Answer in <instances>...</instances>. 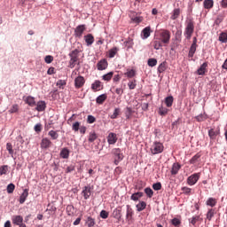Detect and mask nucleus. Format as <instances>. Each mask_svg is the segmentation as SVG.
I'll return each instance as SVG.
<instances>
[{
  "label": "nucleus",
  "mask_w": 227,
  "mask_h": 227,
  "mask_svg": "<svg viewBox=\"0 0 227 227\" xmlns=\"http://www.w3.org/2000/svg\"><path fill=\"white\" fill-rule=\"evenodd\" d=\"M136 86H137V81L131 80L128 82V87L129 90H136Z\"/></svg>",
  "instance_id": "43"
},
{
  "label": "nucleus",
  "mask_w": 227,
  "mask_h": 227,
  "mask_svg": "<svg viewBox=\"0 0 227 227\" xmlns=\"http://www.w3.org/2000/svg\"><path fill=\"white\" fill-rule=\"evenodd\" d=\"M181 191H182L183 194H185L186 196H191V194H192V189H191L187 186L182 187Z\"/></svg>",
  "instance_id": "36"
},
{
  "label": "nucleus",
  "mask_w": 227,
  "mask_h": 227,
  "mask_svg": "<svg viewBox=\"0 0 227 227\" xmlns=\"http://www.w3.org/2000/svg\"><path fill=\"white\" fill-rule=\"evenodd\" d=\"M24 101L26 102V104L30 106V107H35V106H36V101H35V98L31 96H27V98H25Z\"/></svg>",
  "instance_id": "20"
},
{
  "label": "nucleus",
  "mask_w": 227,
  "mask_h": 227,
  "mask_svg": "<svg viewBox=\"0 0 227 227\" xmlns=\"http://www.w3.org/2000/svg\"><path fill=\"white\" fill-rule=\"evenodd\" d=\"M83 38L88 47H90V45H93V43L95 42V37L93 36V35L88 34L84 35Z\"/></svg>",
  "instance_id": "16"
},
{
  "label": "nucleus",
  "mask_w": 227,
  "mask_h": 227,
  "mask_svg": "<svg viewBox=\"0 0 227 227\" xmlns=\"http://www.w3.org/2000/svg\"><path fill=\"white\" fill-rule=\"evenodd\" d=\"M35 106H36L35 109L39 113H42V111H43L47 107L45 101H39V102H37V104H35Z\"/></svg>",
  "instance_id": "21"
},
{
  "label": "nucleus",
  "mask_w": 227,
  "mask_h": 227,
  "mask_svg": "<svg viewBox=\"0 0 227 227\" xmlns=\"http://www.w3.org/2000/svg\"><path fill=\"white\" fill-rule=\"evenodd\" d=\"M79 50L75 49L69 53V68H74L75 65H77V61H79Z\"/></svg>",
  "instance_id": "3"
},
{
  "label": "nucleus",
  "mask_w": 227,
  "mask_h": 227,
  "mask_svg": "<svg viewBox=\"0 0 227 227\" xmlns=\"http://www.w3.org/2000/svg\"><path fill=\"white\" fill-rule=\"evenodd\" d=\"M51 145L52 142L47 137L43 138L41 141V148L43 150H47V148H51Z\"/></svg>",
  "instance_id": "13"
},
{
  "label": "nucleus",
  "mask_w": 227,
  "mask_h": 227,
  "mask_svg": "<svg viewBox=\"0 0 227 227\" xmlns=\"http://www.w3.org/2000/svg\"><path fill=\"white\" fill-rule=\"evenodd\" d=\"M113 75H114V72H109L106 74H104L102 76L103 81H111V79H113Z\"/></svg>",
  "instance_id": "44"
},
{
  "label": "nucleus",
  "mask_w": 227,
  "mask_h": 227,
  "mask_svg": "<svg viewBox=\"0 0 227 227\" xmlns=\"http://www.w3.org/2000/svg\"><path fill=\"white\" fill-rule=\"evenodd\" d=\"M107 143L108 145H116V142L118 141V135L116 133H109L107 137Z\"/></svg>",
  "instance_id": "10"
},
{
  "label": "nucleus",
  "mask_w": 227,
  "mask_h": 227,
  "mask_svg": "<svg viewBox=\"0 0 227 227\" xmlns=\"http://www.w3.org/2000/svg\"><path fill=\"white\" fill-rule=\"evenodd\" d=\"M86 31V25H79L74 29V36L76 38H82V34Z\"/></svg>",
  "instance_id": "8"
},
{
  "label": "nucleus",
  "mask_w": 227,
  "mask_h": 227,
  "mask_svg": "<svg viewBox=\"0 0 227 227\" xmlns=\"http://www.w3.org/2000/svg\"><path fill=\"white\" fill-rule=\"evenodd\" d=\"M57 86H59V88H63V86H67V82L65 80H59L57 82Z\"/></svg>",
  "instance_id": "64"
},
{
  "label": "nucleus",
  "mask_w": 227,
  "mask_h": 227,
  "mask_svg": "<svg viewBox=\"0 0 227 227\" xmlns=\"http://www.w3.org/2000/svg\"><path fill=\"white\" fill-rule=\"evenodd\" d=\"M200 176H201L200 173H195L190 176L187 178L188 185H196V184L198 183V180H200Z\"/></svg>",
  "instance_id": "6"
},
{
  "label": "nucleus",
  "mask_w": 227,
  "mask_h": 227,
  "mask_svg": "<svg viewBox=\"0 0 227 227\" xmlns=\"http://www.w3.org/2000/svg\"><path fill=\"white\" fill-rule=\"evenodd\" d=\"M91 90H93V91H100L101 90H104V85L102 84V82H100L99 80H96L91 84Z\"/></svg>",
  "instance_id": "11"
},
{
  "label": "nucleus",
  "mask_w": 227,
  "mask_h": 227,
  "mask_svg": "<svg viewBox=\"0 0 227 227\" xmlns=\"http://www.w3.org/2000/svg\"><path fill=\"white\" fill-rule=\"evenodd\" d=\"M48 136L51 137V139L56 140L58 137H59V135L58 134V131L55 130H50L48 133Z\"/></svg>",
  "instance_id": "41"
},
{
  "label": "nucleus",
  "mask_w": 227,
  "mask_h": 227,
  "mask_svg": "<svg viewBox=\"0 0 227 227\" xmlns=\"http://www.w3.org/2000/svg\"><path fill=\"white\" fill-rule=\"evenodd\" d=\"M19 111V105H13L11 109L9 110V112L11 114H13V113H17Z\"/></svg>",
  "instance_id": "63"
},
{
  "label": "nucleus",
  "mask_w": 227,
  "mask_h": 227,
  "mask_svg": "<svg viewBox=\"0 0 227 227\" xmlns=\"http://www.w3.org/2000/svg\"><path fill=\"white\" fill-rule=\"evenodd\" d=\"M148 67H156L157 66V60L156 59H149L147 61Z\"/></svg>",
  "instance_id": "55"
},
{
  "label": "nucleus",
  "mask_w": 227,
  "mask_h": 227,
  "mask_svg": "<svg viewBox=\"0 0 227 227\" xmlns=\"http://www.w3.org/2000/svg\"><path fill=\"white\" fill-rule=\"evenodd\" d=\"M8 173V165L0 167V176L6 175Z\"/></svg>",
  "instance_id": "51"
},
{
  "label": "nucleus",
  "mask_w": 227,
  "mask_h": 227,
  "mask_svg": "<svg viewBox=\"0 0 227 227\" xmlns=\"http://www.w3.org/2000/svg\"><path fill=\"white\" fill-rule=\"evenodd\" d=\"M124 44L127 49H132V46L134 45V40H132V38H128Z\"/></svg>",
  "instance_id": "42"
},
{
  "label": "nucleus",
  "mask_w": 227,
  "mask_h": 227,
  "mask_svg": "<svg viewBox=\"0 0 227 227\" xmlns=\"http://www.w3.org/2000/svg\"><path fill=\"white\" fill-rule=\"evenodd\" d=\"M208 136L210 139L214 140L219 136V130H215L214 129H211L208 130Z\"/></svg>",
  "instance_id": "25"
},
{
  "label": "nucleus",
  "mask_w": 227,
  "mask_h": 227,
  "mask_svg": "<svg viewBox=\"0 0 227 227\" xmlns=\"http://www.w3.org/2000/svg\"><path fill=\"white\" fill-rule=\"evenodd\" d=\"M152 34V28L150 27H146L142 30V38L146 40Z\"/></svg>",
  "instance_id": "18"
},
{
  "label": "nucleus",
  "mask_w": 227,
  "mask_h": 227,
  "mask_svg": "<svg viewBox=\"0 0 227 227\" xmlns=\"http://www.w3.org/2000/svg\"><path fill=\"white\" fill-rule=\"evenodd\" d=\"M162 152H164V145L160 142H153L151 146V153L157 155V153H162Z\"/></svg>",
  "instance_id": "4"
},
{
  "label": "nucleus",
  "mask_w": 227,
  "mask_h": 227,
  "mask_svg": "<svg viewBox=\"0 0 227 227\" xmlns=\"http://www.w3.org/2000/svg\"><path fill=\"white\" fill-rule=\"evenodd\" d=\"M180 168H182V166H180L179 163H174L171 168V175H178V171H180Z\"/></svg>",
  "instance_id": "26"
},
{
  "label": "nucleus",
  "mask_w": 227,
  "mask_h": 227,
  "mask_svg": "<svg viewBox=\"0 0 227 227\" xmlns=\"http://www.w3.org/2000/svg\"><path fill=\"white\" fill-rule=\"evenodd\" d=\"M175 38L177 42H182V31L177 30L175 35Z\"/></svg>",
  "instance_id": "57"
},
{
  "label": "nucleus",
  "mask_w": 227,
  "mask_h": 227,
  "mask_svg": "<svg viewBox=\"0 0 227 227\" xmlns=\"http://www.w3.org/2000/svg\"><path fill=\"white\" fill-rule=\"evenodd\" d=\"M85 82L86 80L82 75H79L74 79V88H76V90H79L82 88V86H84Z\"/></svg>",
  "instance_id": "9"
},
{
  "label": "nucleus",
  "mask_w": 227,
  "mask_h": 227,
  "mask_svg": "<svg viewBox=\"0 0 227 227\" xmlns=\"http://www.w3.org/2000/svg\"><path fill=\"white\" fill-rule=\"evenodd\" d=\"M99 215L101 219H107V217H109V212L102 210Z\"/></svg>",
  "instance_id": "58"
},
{
  "label": "nucleus",
  "mask_w": 227,
  "mask_h": 227,
  "mask_svg": "<svg viewBox=\"0 0 227 227\" xmlns=\"http://www.w3.org/2000/svg\"><path fill=\"white\" fill-rule=\"evenodd\" d=\"M126 208V221L132 223L134 221V209L131 208L130 205H127Z\"/></svg>",
  "instance_id": "7"
},
{
  "label": "nucleus",
  "mask_w": 227,
  "mask_h": 227,
  "mask_svg": "<svg viewBox=\"0 0 227 227\" xmlns=\"http://www.w3.org/2000/svg\"><path fill=\"white\" fill-rule=\"evenodd\" d=\"M13 191H15V184H10L7 185V192L8 194H13Z\"/></svg>",
  "instance_id": "54"
},
{
  "label": "nucleus",
  "mask_w": 227,
  "mask_h": 227,
  "mask_svg": "<svg viewBox=\"0 0 227 227\" xmlns=\"http://www.w3.org/2000/svg\"><path fill=\"white\" fill-rule=\"evenodd\" d=\"M27 196H29V192L27 191V189H25L23 193L20 197V205L25 203L26 200L27 199Z\"/></svg>",
  "instance_id": "23"
},
{
  "label": "nucleus",
  "mask_w": 227,
  "mask_h": 227,
  "mask_svg": "<svg viewBox=\"0 0 227 227\" xmlns=\"http://www.w3.org/2000/svg\"><path fill=\"white\" fill-rule=\"evenodd\" d=\"M107 100V94H101L96 98L97 104L102 105Z\"/></svg>",
  "instance_id": "24"
},
{
  "label": "nucleus",
  "mask_w": 227,
  "mask_h": 227,
  "mask_svg": "<svg viewBox=\"0 0 227 227\" xmlns=\"http://www.w3.org/2000/svg\"><path fill=\"white\" fill-rule=\"evenodd\" d=\"M180 8L174 9L170 16L171 20H176L180 17Z\"/></svg>",
  "instance_id": "22"
},
{
  "label": "nucleus",
  "mask_w": 227,
  "mask_h": 227,
  "mask_svg": "<svg viewBox=\"0 0 227 227\" xmlns=\"http://www.w3.org/2000/svg\"><path fill=\"white\" fill-rule=\"evenodd\" d=\"M108 65L109 64L107 63V60L106 59H103L98 62L97 68H98V70H100V71L106 70V68H107Z\"/></svg>",
  "instance_id": "14"
},
{
  "label": "nucleus",
  "mask_w": 227,
  "mask_h": 227,
  "mask_svg": "<svg viewBox=\"0 0 227 227\" xmlns=\"http://www.w3.org/2000/svg\"><path fill=\"white\" fill-rule=\"evenodd\" d=\"M80 129H81V122L79 121L74 122L72 126V130H74V132H79Z\"/></svg>",
  "instance_id": "52"
},
{
  "label": "nucleus",
  "mask_w": 227,
  "mask_h": 227,
  "mask_svg": "<svg viewBox=\"0 0 227 227\" xmlns=\"http://www.w3.org/2000/svg\"><path fill=\"white\" fill-rule=\"evenodd\" d=\"M120 116V108H115L114 114L110 115L111 120H116Z\"/></svg>",
  "instance_id": "48"
},
{
  "label": "nucleus",
  "mask_w": 227,
  "mask_h": 227,
  "mask_svg": "<svg viewBox=\"0 0 227 227\" xmlns=\"http://www.w3.org/2000/svg\"><path fill=\"white\" fill-rule=\"evenodd\" d=\"M200 219H201L200 215H195L189 219V223L190 224H192V226H195Z\"/></svg>",
  "instance_id": "40"
},
{
  "label": "nucleus",
  "mask_w": 227,
  "mask_h": 227,
  "mask_svg": "<svg viewBox=\"0 0 227 227\" xmlns=\"http://www.w3.org/2000/svg\"><path fill=\"white\" fill-rule=\"evenodd\" d=\"M146 184H145V182H143V181H138L137 182V185H136V189L137 190V191H143V189H145V186Z\"/></svg>",
  "instance_id": "47"
},
{
  "label": "nucleus",
  "mask_w": 227,
  "mask_h": 227,
  "mask_svg": "<svg viewBox=\"0 0 227 227\" xmlns=\"http://www.w3.org/2000/svg\"><path fill=\"white\" fill-rule=\"evenodd\" d=\"M140 198H143V192H137L131 195L130 200H132V201H139Z\"/></svg>",
  "instance_id": "29"
},
{
  "label": "nucleus",
  "mask_w": 227,
  "mask_h": 227,
  "mask_svg": "<svg viewBox=\"0 0 227 227\" xmlns=\"http://www.w3.org/2000/svg\"><path fill=\"white\" fill-rule=\"evenodd\" d=\"M219 42L222 43H227V32H222L218 37Z\"/></svg>",
  "instance_id": "34"
},
{
  "label": "nucleus",
  "mask_w": 227,
  "mask_h": 227,
  "mask_svg": "<svg viewBox=\"0 0 227 227\" xmlns=\"http://www.w3.org/2000/svg\"><path fill=\"white\" fill-rule=\"evenodd\" d=\"M215 214V211L214 209H209L207 213V219H208L209 221H212V217H214Z\"/></svg>",
  "instance_id": "53"
},
{
  "label": "nucleus",
  "mask_w": 227,
  "mask_h": 227,
  "mask_svg": "<svg viewBox=\"0 0 227 227\" xmlns=\"http://www.w3.org/2000/svg\"><path fill=\"white\" fill-rule=\"evenodd\" d=\"M125 75H127L129 79H132V77L136 76V71L134 69L128 70L125 73Z\"/></svg>",
  "instance_id": "45"
},
{
  "label": "nucleus",
  "mask_w": 227,
  "mask_h": 227,
  "mask_svg": "<svg viewBox=\"0 0 227 227\" xmlns=\"http://www.w3.org/2000/svg\"><path fill=\"white\" fill-rule=\"evenodd\" d=\"M203 4L206 10H210L214 8V0H204Z\"/></svg>",
  "instance_id": "28"
},
{
  "label": "nucleus",
  "mask_w": 227,
  "mask_h": 227,
  "mask_svg": "<svg viewBox=\"0 0 227 227\" xmlns=\"http://www.w3.org/2000/svg\"><path fill=\"white\" fill-rule=\"evenodd\" d=\"M192 33H194V21L192 20H188L186 21V27L184 29L186 40H191Z\"/></svg>",
  "instance_id": "2"
},
{
  "label": "nucleus",
  "mask_w": 227,
  "mask_h": 227,
  "mask_svg": "<svg viewBox=\"0 0 227 227\" xmlns=\"http://www.w3.org/2000/svg\"><path fill=\"white\" fill-rule=\"evenodd\" d=\"M82 194L84 200H90V196H91V187L84 186L82 189Z\"/></svg>",
  "instance_id": "15"
},
{
  "label": "nucleus",
  "mask_w": 227,
  "mask_h": 227,
  "mask_svg": "<svg viewBox=\"0 0 227 227\" xmlns=\"http://www.w3.org/2000/svg\"><path fill=\"white\" fill-rule=\"evenodd\" d=\"M97 119L93 115H88L87 117V123H95Z\"/></svg>",
  "instance_id": "61"
},
{
  "label": "nucleus",
  "mask_w": 227,
  "mask_h": 227,
  "mask_svg": "<svg viewBox=\"0 0 227 227\" xmlns=\"http://www.w3.org/2000/svg\"><path fill=\"white\" fill-rule=\"evenodd\" d=\"M118 51H120V49H118V47H114V48L110 49L108 51V58H114V56H116L118 54Z\"/></svg>",
  "instance_id": "31"
},
{
  "label": "nucleus",
  "mask_w": 227,
  "mask_h": 227,
  "mask_svg": "<svg viewBox=\"0 0 227 227\" xmlns=\"http://www.w3.org/2000/svg\"><path fill=\"white\" fill-rule=\"evenodd\" d=\"M198 48V45L192 44L190 47V51L188 53L189 58H194V54H196V49Z\"/></svg>",
  "instance_id": "32"
},
{
  "label": "nucleus",
  "mask_w": 227,
  "mask_h": 227,
  "mask_svg": "<svg viewBox=\"0 0 227 227\" xmlns=\"http://www.w3.org/2000/svg\"><path fill=\"white\" fill-rule=\"evenodd\" d=\"M145 208H146V202H145V201H140V202L137 205V212H143V210H145Z\"/></svg>",
  "instance_id": "35"
},
{
  "label": "nucleus",
  "mask_w": 227,
  "mask_h": 227,
  "mask_svg": "<svg viewBox=\"0 0 227 227\" xmlns=\"http://www.w3.org/2000/svg\"><path fill=\"white\" fill-rule=\"evenodd\" d=\"M201 158V154L200 153H196L191 160L190 164H196L200 162V159Z\"/></svg>",
  "instance_id": "33"
},
{
  "label": "nucleus",
  "mask_w": 227,
  "mask_h": 227,
  "mask_svg": "<svg viewBox=\"0 0 227 227\" xmlns=\"http://www.w3.org/2000/svg\"><path fill=\"white\" fill-rule=\"evenodd\" d=\"M170 40L171 32H169V30L163 29L156 35V37L153 41V47L155 51H159L162 45H168Z\"/></svg>",
  "instance_id": "1"
},
{
  "label": "nucleus",
  "mask_w": 227,
  "mask_h": 227,
  "mask_svg": "<svg viewBox=\"0 0 227 227\" xmlns=\"http://www.w3.org/2000/svg\"><path fill=\"white\" fill-rule=\"evenodd\" d=\"M6 150L9 152L10 155H13V146L12 145V143L6 144Z\"/></svg>",
  "instance_id": "60"
},
{
  "label": "nucleus",
  "mask_w": 227,
  "mask_h": 227,
  "mask_svg": "<svg viewBox=\"0 0 227 227\" xmlns=\"http://www.w3.org/2000/svg\"><path fill=\"white\" fill-rule=\"evenodd\" d=\"M206 205H207V207H215V205H217V200L214 198H209L207 200Z\"/></svg>",
  "instance_id": "37"
},
{
  "label": "nucleus",
  "mask_w": 227,
  "mask_h": 227,
  "mask_svg": "<svg viewBox=\"0 0 227 227\" xmlns=\"http://www.w3.org/2000/svg\"><path fill=\"white\" fill-rule=\"evenodd\" d=\"M112 215L118 221V223H120V221H121V207L114 209Z\"/></svg>",
  "instance_id": "12"
},
{
  "label": "nucleus",
  "mask_w": 227,
  "mask_h": 227,
  "mask_svg": "<svg viewBox=\"0 0 227 227\" xmlns=\"http://www.w3.org/2000/svg\"><path fill=\"white\" fill-rule=\"evenodd\" d=\"M12 223L16 224V226H20L24 223V218L20 215H14L12 216Z\"/></svg>",
  "instance_id": "19"
},
{
  "label": "nucleus",
  "mask_w": 227,
  "mask_h": 227,
  "mask_svg": "<svg viewBox=\"0 0 227 227\" xmlns=\"http://www.w3.org/2000/svg\"><path fill=\"white\" fill-rule=\"evenodd\" d=\"M60 157L62 159H68V157H70V151L67 148H63L61 151H60Z\"/></svg>",
  "instance_id": "30"
},
{
  "label": "nucleus",
  "mask_w": 227,
  "mask_h": 227,
  "mask_svg": "<svg viewBox=\"0 0 227 227\" xmlns=\"http://www.w3.org/2000/svg\"><path fill=\"white\" fill-rule=\"evenodd\" d=\"M166 65H167L166 61H164L159 65V67H158L159 74H162L163 72H166V69H167Z\"/></svg>",
  "instance_id": "39"
},
{
  "label": "nucleus",
  "mask_w": 227,
  "mask_h": 227,
  "mask_svg": "<svg viewBox=\"0 0 227 227\" xmlns=\"http://www.w3.org/2000/svg\"><path fill=\"white\" fill-rule=\"evenodd\" d=\"M112 153L114 156V164L115 166H118V164L123 160V153H121V149L114 148L113 149Z\"/></svg>",
  "instance_id": "5"
},
{
  "label": "nucleus",
  "mask_w": 227,
  "mask_h": 227,
  "mask_svg": "<svg viewBox=\"0 0 227 227\" xmlns=\"http://www.w3.org/2000/svg\"><path fill=\"white\" fill-rule=\"evenodd\" d=\"M98 138V135H97L95 131H91L89 134L88 141L89 143H94L95 141H97Z\"/></svg>",
  "instance_id": "27"
},
{
  "label": "nucleus",
  "mask_w": 227,
  "mask_h": 227,
  "mask_svg": "<svg viewBox=\"0 0 227 227\" xmlns=\"http://www.w3.org/2000/svg\"><path fill=\"white\" fill-rule=\"evenodd\" d=\"M171 223L173 226H178L179 224H182V222L178 218H173Z\"/></svg>",
  "instance_id": "62"
},
{
  "label": "nucleus",
  "mask_w": 227,
  "mask_h": 227,
  "mask_svg": "<svg viewBox=\"0 0 227 227\" xmlns=\"http://www.w3.org/2000/svg\"><path fill=\"white\" fill-rule=\"evenodd\" d=\"M207 67H208L207 62H204L200 67L197 70L198 75H205L207 74Z\"/></svg>",
  "instance_id": "17"
},
{
  "label": "nucleus",
  "mask_w": 227,
  "mask_h": 227,
  "mask_svg": "<svg viewBox=\"0 0 227 227\" xmlns=\"http://www.w3.org/2000/svg\"><path fill=\"white\" fill-rule=\"evenodd\" d=\"M153 191H160V189H162V184H160V182L153 184Z\"/></svg>",
  "instance_id": "56"
},
{
  "label": "nucleus",
  "mask_w": 227,
  "mask_h": 227,
  "mask_svg": "<svg viewBox=\"0 0 227 227\" xmlns=\"http://www.w3.org/2000/svg\"><path fill=\"white\" fill-rule=\"evenodd\" d=\"M168 108H166V107H164V106H160V108H159V114L160 115V116H166V114H168Z\"/></svg>",
  "instance_id": "50"
},
{
  "label": "nucleus",
  "mask_w": 227,
  "mask_h": 227,
  "mask_svg": "<svg viewBox=\"0 0 227 227\" xmlns=\"http://www.w3.org/2000/svg\"><path fill=\"white\" fill-rule=\"evenodd\" d=\"M132 108L127 107L126 108V118L127 120H130V117L132 116Z\"/></svg>",
  "instance_id": "59"
},
{
  "label": "nucleus",
  "mask_w": 227,
  "mask_h": 227,
  "mask_svg": "<svg viewBox=\"0 0 227 227\" xmlns=\"http://www.w3.org/2000/svg\"><path fill=\"white\" fill-rule=\"evenodd\" d=\"M145 193L146 194L147 198L153 197V190H152V188H150V187H147L145 189Z\"/></svg>",
  "instance_id": "46"
},
{
  "label": "nucleus",
  "mask_w": 227,
  "mask_h": 227,
  "mask_svg": "<svg viewBox=\"0 0 227 227\" xmlns=\"http://www.w3.org/2000/svg\"><path fill=\"white\" fill-rule=\"evenodd\" d=\"M173 96H168L165 98V104L167 107H171V106H173Z\"/></svg>",
  "instance_id": "38"
},
{
  "label": "nucleus",
  "mask_w": 227,
  "mask_h": 227,
  "mask_svg": "<svg viewBox=\"0 0 227 227\" xmlns=\"http://www.w3.org/2000/svg\"><path fill=\"white\" fill-rule=\"evenodd\" d=\"M95 224H96L95 218H92V217L89 216L87 218V225H88V227H93V226H95Z\"/></svg>",
  "instance_id": "49"
}]
</instances>
